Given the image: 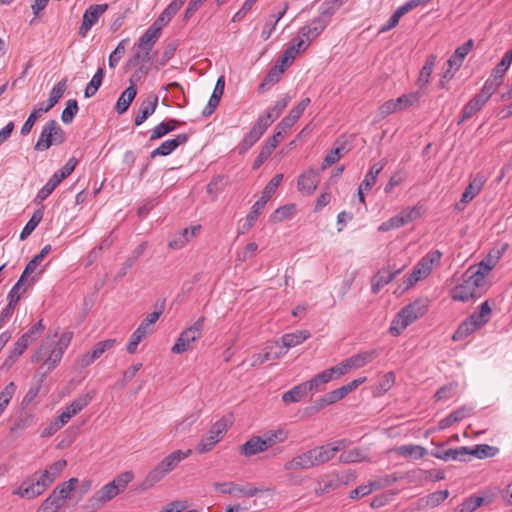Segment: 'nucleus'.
Returning a JSON list of instances; mask_svg holds the SVG:
<instances>
[{"label": "nucleus", "instance_id": "f257e3e1", "mask_svg": "<svg viewBox=\"0 0 512 512\" xmlns=\"http://www.w3.org/2000/svg\"><path fill=\"white\" fill-rule=\"evenodd\" d=\"M66 466L67 461L64 459L55 461L42 471L39 476L37 473H34L25 478L20 486L13 490L12 494L22 499H34L42 495Z\"/></svg>", "mask_w": 512, "mask_h": 512}, {"label": "nucleus", "instance_id": "f03ea898", "mask_svg": "<svg viewBox=\"0 0 512 512\" xmlns=\"http://www.w3.org/2000/svg\"><path fill=\"white\" fill-rule=\"evenodd\" d=\"M73 333L71 331L64 332L57 342L53 340H45L32 355V362L43 361V365L47 366V371L53 370L61 361L64 351L70 345Z\"/></svg>", "mask_w": 512, "mask_h": 512}, {"label": "nucleus", "instance_id": "7ed1b4c3", "mask_svg": "<svg viewBox=\"0 0 512 512\" xmlns=\"http://www.w3.org/2000/svg\"><path fill=\"white\" fill-rule=\"evenodd\" d=\"M191 454V449H188L186 451L175 450L172 453H170L147 474L142 483V488L149 489L153 487L156 483L161 481L168 473L173 471L183 459H186Z\"/></svg>", "mask_w": 512, "mask_h": 512}, {"label": "nucleus", "instance_id": "20e7f679", "mask_svg": "<svg viewBox=\"0 0 512 512\" xmlns=\"http://www.w3.org/2000/svg\"><path fill=\"white\" fill-rule=\"evenodd\" d=\"M428 310L427 301L416 300L406 305L397 314L390 327V333L394 336L399 335L410 324L422 317Z\"/></svg>", "mask_w": 512, "mask_h": 512}, {"label": "nucleus", "instance_id": "39448f33", "mask_svg": "<svg viewBox=\"0 0 512 512\" xmlns=\"http://www.w3.org/2000/svg\"><path fill=\"white\" fill-rule=\"evenodd\" d=\"M66 140V134L56 120L48 121L37 140L34 149L37 151H45L52 145H60Z\"/></svg>", "mask_w": 512, "mask_h": 512}, {"label": "nucleus", "instance_id": "423d86ee", "mask_svg": "<svg viewBox=\"0 0 512 512\" xmlns=\"http://www.w3.org/2000/svg\"><path fill=\"white\" fill-rule=\"evenodd\" d=\"M204 322L205 317L201 316L193 325L184 330L171 348V351L176 354H181L191 350L193 348L192 344L202 335Z\"/></svg>", "mask_w": 512, "mask_h": 512}, {"label": "nucleus", "instance_id": "0eeeda50", "mask_svg": "<svg viewBox=\"0 0 512 512\" xmlns=\"http://www.w3.org/2000/svg\"><path fill=\"white\" fill-rule=\"evenodd\" d=\"M283 180V174H276L273 178L268 182L262 191V195L259 200L255 202L252 207L251 212L246 217L247 227L250 228L254 222L257 220L261 211L264 209L266 203L269 199L274 195L278 186L281 184Z\"/></svg>", "mask_w": 512, "mask_h": 512}, {"label": "nucleus", "instance_id": "6e6552de", "mask_svg": "<svg viewBox=\"0 0 512 512\" xmlns=\"http://www.w3.org/2000/svg\"><path fill=\"white\" fill-rule=\"evenodd\" d=\"M164 309V303L161 304L159 310H156L146 316L141 322L138 328L133 332L131 339L126 347L129 354H134L137 350L138 344L146 337L149 328L156 323L159 317L162 315Z\"/></svg>", "mask_w": 512, "mask_h": 512}, {"label": "nucleus", "instance_id": "1a4fd4ad", "mask_svg": "<svg viewBox=\"0 0 512 512\" xmlns=\"http://www.w3.org/2000/svg\"><path fill=\"white\" fill-rule=\"evenodd\" d=\"M227 421L222 418L215 422L209 429L206 436H204L198 443L196 450L199 453H206L212 450V448L223 438L227 432Z\"/></svg>", "mask_w": 512, "mask_h": 512}, {"label": "nucleus", "instance_id": "9d476101", "mask_svg": "<svg viewBox=\"0 0 512 512\" xmlns=\"http://www.w3.org/2000/svg\"><path fill=\"white\" fill-rule=\"evenodd\" d=\"M118 494L116 485L109 482L88 499L85 508L88 512H95L115 498Z\"/></svg>", "mask_w": 512, "mask_h": 512}, {"label": "nucleus", "instance_id": "9b49d317", "mask_svg": "<svg viewBox=\"0 0 512 512\" xmlns=\"http://www.w3.org/2000/svg\"><path fill=\"white\" fill-rule=\"evenodd\" d=\"M332 14L333 12L330 9L323 10L319 17L300 29L302 37L309 42L317 38L330 22Z\"/></svg>", "mask_w": 512, "mask_h": 512}, {"label": "nucleus", "instance_id": "f8f14e48", "mask_svg": "<svg viewBox=\"0 0 512 512\" xmlns=\"http://www.w3.org/2000/svg\"><path fill=\"white\" fill-rule=\"evenodd\" d=\"M512 62V49L505 53L501 61L494 68L492 75L486 80L483 87H490L489 95H493L501 85L503 76Z\"/></svg>", "mask_w": 512, "mask_h": 512}, {"label": "nucleus", "instance_id": "ddd939ff", "mask_svg": "<svg viewBox=\"0 0 512 512\" xmlns=\"http://www.w3.org/2000/svg\"><path fill=\"white\" fill-rule=\"evenodd\" d=\"M489 90L491 91L490 87H483L480 93L469 100V102L464 106L462 110L461 118L458 121L459 125L470 119L473 115L482 109V107L491 97V95H489Z\"/></svg>", "mask_w": 512, "mask_h": 512}, {"label": "nucleus", "instance_id": "4468645a", "mask_svg": "<svg viewBox=\"0 0 512 512\" xmlns=\"http://www.w3.org/2000/svg\"><path fill=\"white\" fill-rule=\"evenodd\" d=\"M107 9L108 4H93L89 6L83 14L82 24L79 28L78 34L81 37H85L88 31L97 23L99 18L107 11Z\"/></svg>", "mask_w": 512, "mask_h": 512}, {"label": "nucleus", "instance_id": "2eb2a0df", "mask_svg": "<svg viewBox=\"0 0 512 512\" xmlns=\"http://www.w3.org/2000/svg\"><path fill=\"white\" fill-rule=\"evenodd\" d=\"M347 445L348 441L346 439H341L331 444H326L313 448L314 455L317 457V466L322 465L331 460L336 455V453L346 448Z\"/></svg>", "mask_w": 512, "mask_h": 512}, {"label": "nucleus", "instance_id": "dca6fc26", "mask_svg": "<svg viewBox=\"0 0 512 512\" xmlns=\"http://www.w3.org/2000/svg\"><path fill=\"white\" fill-rule=\"evenodd\" d=\"M215 490L233 496L253 497L258 494L259 490L256 487L247 485L245 487L239 486L234 482H215L213 484Z\"/></svg>", "mask_w": 512, "mask_h": 512}, {"label": "nucleus", "instance_id": "f3484780", "mask_svg": "<svg viewBox=\"0 0 512 512\" xmlns=\"http://www.w3.org/2000/svg\"><path fill=\"white\" fill-rule=\"evenodd\" d=\"M316 456L313 449L296 455L284 464V469L288 471L307 470L317 466Z\"/></svg>", "mask_w": 512, "mask_h": 512}, {"label": "nucleus", "instance_id": "a211bd4d", "mask_svg": "<svg viewBox=\"0 0 512 512\" xmlns=\"http://www.w3.org/2000/svg\"><path fill=\"white\" fill-rule=\"evenodd\" d=\"M159 97L155 93H150L140 104L138 113L135 117V125L140 126L148 117H150L158 106Z\"/></svg>", "mask_w": 512, "mask_h": 512}, {"label": "nucleus", "instance_id": "6ab92c4d", "mask_svg": "<svg viewBox=\"0 0 512 512\" xmlns=\"http://www.w3.org/2000/svg\"><path fill=\"white\" fill-rule=\"evenodd\" d=\"M482 291L472 286V284L464 278L463 283L457 285L452 290V299L456 301L466 302L471 299L480 297Z\"/></svg>", "mask_w": 512, "mask_h": 512}, {"label": "nucleus", "instance_id": "aec40b11", "mask_svg": "<svg viewBox=\"0 0 512 512\" xmlns=\"http://www.w3.org/2000/svg\"><path fill=\"white\" fill-rule=\"evenodd\" d=\"M403 268H397L392 270L390 266L380 269L372 279V292L378 293L382 287L390 283L398 274L401 273Z\"/></svg>", "mask_w": 512, "mask_h": 512}, {"label": "nucleus", "instance_id": "412c9836", "mask_svg": "<svg viewBox=\"0 0 512 512\" xmlns=\"http://www.w3.org/2000/svg\"><path fill=\"white\" fill-rule=\"evenodd\" d=\"M189 139V136L185 133L178 134L173 139H168L164 141L159 147L154 149L150 157L154 159L157 156H167L172 153L175 149H177L180 145L185 144Z\"/></svg>", "mask_w": 512, "mask_h": 512}, {"label": "nucleus", "instance_id": "4be33fe9", "mask_svg": "<svg viewBox=\"0 0 512 512\" xmlns=\"http://www.w3.org/2000/svg\"><path fill=\"white\" fill-rule=\"evenodd\" d=\"M319 183V175L316 171L309 169L298 178L297 186L300 192L311 195Z\"/></svg>", "mask_w": 512, "mask_h": 512}, {"label": "nucleus", "instance_id": "5701e85b", "mask_svg": "<svg viewBox=\"0 0 512 512\" xmlns=\"http://www.w3.org/2000/svg\"><path fill=\"white\" fill-rule=\"evenodd\" d=\"M443 446V443L439 444L438 449H434L431 451V455L437 459H441L444 461H466L467 447H458L454 449L441 450L440 447Z\"/></svg>", "mask_w": 512, "mask_h": 512}, {"label": "nucleus", "instance_id": "b1692460", "mask_svg": "<svg viewBox=\"0 0 512 512\" xmlns=\"http://www.w3.org/2000/svg\"><path fill=\"white\" fill-rule=\"evenodd\" d=\"M78 482L79 480L77 478H70L68 481L57 485L49 496L55 499V501L63 507L66 499L75 489Z\"/></svg>", "mask_w": 512, "mask_h": 512}, {"label": "nucleus", "instance_id": "393cba45", "mask_svg": "<svg viewBox=\"0 0 512 512\" xmlns=\"http://www.w3.org/2000/svg\"><path fill=\"white\" fill-rule=\"evenodd\" d=\"M378 355V350L372 349L369 351L357 353L349 358H346V361L350 370L359 369L372 362L376 357H378Z\"/></svg>", "mask_w": 512, "mask_h": 512}, {"label": "nucleus", "instance_id": "a878e982", "mask_svg": "<svg viewBox=\"0 0 512 512\" xmlns=\"http://www.w3.org/2000/svg\"><path fill=\"white\" fill-rule=\"evenodd\" d=\"M473 40L469 39L467 42H465L463 45L459 46L453 53V55L448 59L447 65L450 68H453L454 71H457L466 57V55L470 52V50L473 48Z\"/></svg>", "mask_w": 512, "mask_h": 512}, {"label": "nucleus", "instance_id": "bb28decb", "mask_svg": "<svg viewBox=\"0 0 512 512\" xmlns=\"http://www.w3.org/2000/svg\"><path fill=\"white\" fill-rule=\"evenodd\" d=\"M130 83L131 85L122 92V94L116 102L115 109L119 114H123L124 112H126L130 104L136 97V85L133 83L132 79H130Z\"/></svg>", "mask_w": 512, "mask_h": 512}, {"label": "nucleus", "instance_id": "cd10ccee", "mask_svg": "<svg viewBox=\"0 0 512 512\" xmlns=\"http://www.w3.org/2000/svg\"><path fill=\"white\" fill-rule=\"evenodd\" d=\"M161 32L158 31V28L150 26L145 33L140 37L135 47L139 50H147L151 52L155 43L160 37Z\"/></svg>", "mask_w": 512, "mask_h": 512}, {"label": "nucleus", "instance_id": "c85d7f7f", "mask_svg": "<svg viewBox=\"0 0 512 512\" xmlns=\"http://www.w3.org/2000/svg\"><path fill=\"white\" fill-rule=\"evenodd\" d=\"M266 447L260 436H253L240 446V453L246 457H251L260 452L266 451Z\"/></svg>", "mask_w": 512, "mask_h": 512}, {"label": "nucleus", "instance_id": "c756f323", "mask_svg": "<svg viewBox=\"0 0 512 512\" xmlns=\"http://www.w3.org/2000/svg\"><path fill=\"white\" fill-rule=\"evenodd\" d=\"M180 124L181 122L176 119H169L159 123L152 129L149 140L154 141L164 137L168 133L174 131Z\"/></svg>", "mask_w": 512, "mask_h": 512}, {"label": "nucleus", "instance_id": "7c9ffc66", "mask_svg": "<svg viewBox=\"0 0 512 512\" xmlns=\"http://www.w3.org/2000/svg\"><path fill=\"white\" fill-rule=\"evenodd\" d=\"M66 89H67V78H63L52 88L50 95H49L47 105L44 107L41 104L40 110L48 112L50 109H52L57 104L59 99L63 96Z\"/></svg>", "mask_w": 512, "mask_h": 512}, {"label": "nucleus", "instance_id": "2f4dec72", "mask_svg": "<svg viewBox=\"0 0 512 512\" xmlns=\"http://www.w3.org/2000/svg\"><path fill=\"white\" fill-rule=\"evenodd\" d=\"M311 334L308 330H299L293 333L284 334L281 337L282 346L286 349L300 345L310 338Z\"/></svg>", "mask_w": 512, "mask_h": 512}, {"label": "nucleus", "instance_id": "473e14b6", "mask_svg": "<svg viewBox=\"0 0 512 512\" xmlns=\"http://www.w3.org/2000/svg\"><path fill=\"white\" fill-rule=\"evenodd\" d=\"M491 313L492 309L489 302L485 301L480 305L479 310L471 314L468 319L472 321L477 328H480L489 321Z\"/></svg>", "mask_w": 512, "mask_h": 512}, {"label": "nucleus", "instance_id": "72a5a7b5", "mask_svg": "<svg viewBox=\"0 0 512 512\" xmlns=\"http://www.w3.org/2000/svg\"><path fill=\"white\" fill-rule=\"evenodd\" d=\"M497 452V447H493L488 444H479L473 448L467 447V456H474L479 459L493 457Z\"/></svg>", "mask_w": 512, "mask_h": 512}, {"label": "nucleus", "instance_id": "f704fd0d", "mask_svg": "<svg viewBox=\"0 0 512 512\" xmlns=\"http://www.w3.org/2000/svg\"><path fill=\"white\" fill-rule=\"evenodd\" d=\"M62 182V180L54 173L48 182L38 191L34 202L39 204L45 200L54 189Z\"/></svg>", "mask_w": 512, "mask_h": 512}, {"label": "nucleus", "instance_id": "c9c22d12", "mask_svg": "<svg viewBox=\"0 0 512 512\" xmlns=\"http://www.w3.org/2000/svg\"><path fill=\"white\" fill-rule=\"evenodd\" d=\"M287 432L283 429H278L274 431H267L262 436V441L266 447V449H269L270 447L274 446L277 443H281L287 439Z\"/></svg>", "mask_w": 512, "mask_h": 512}, {"label": "nucleus", "instance_id": "e433bc0d", "mask_svg": "<svg viewBox=\"0 0 512 512\" xmlns=\"http://www.w3.org/2000/svg\"><path fill=\"white\" fill-rule=\"evenodd\" d=\"M43 218V207L37 209L32 214L31 218L27 222V224L24 226L20 233V239L25 240L38 226V224L41 222Z\"/></svg>", "mask_w": 512, "mask_h": 512}, {"label": "nucleus", "instance_id": "4c0bfd02", "mask_svg": "<svg viewBox=\"0 0 512 512\" xmlns=\"http://www.w3.org/2000/svg\"><path fill=\"white\" fill-rule=\"evenodd\" d=\"M307 395L306 386L303 383H300L294 386L289 391L285 392L282 395V400L285 404H290L294 402L300 401Z\"/></svg>", "mask_w": 512, "mask_h": 512}, {"label": "nucleus", "instance_id": "58836bf2", "mask_svg": "<svg viewBox=\"0 0 512 512\" xmlns=\"http://www.w3.org/2000/svg\"><path fill=\"white\" fill-rule=\"evenodd\" d=\"M436 62V56L431 54L427 57L424 66L422 67L419 78H418V84L420 87H423L428 84L429 78L433 72L434 66Z\"/></svg>", "mask_w": 512, "mask_h": 512}, {"label": "nucleus", "instance_id": "ea45409f", "mask_svg": "<svg viewBox=\"0 0 512 512\" xmlns=\"http://www.w3.org/2000/svg\"><path fill=\"white\" fill-rule=\"evenodd\" d=\"M422 97L420 91L403 94L396 99L399 111L405 110L409 107L417 105Z\"/></svg>", "mask_w": 512, "mask_h": 512}, {"label": "nucleus", "instance_id": "a19ab883", "mask_svg": "<svg viewBox=\"0 0 512 512\" xmlns=\"http://www.w3.org/2000/svg\"><path fill=\"white\" fill-rule=\"evenodd\" d=\"M289 102V98L285 97L282 100L278 101L274 107L269 109L265 115L261 116L265 121H267L270 125L280 116L283 110L287 107Z\"/></svg>", "mask_w": 512, "mask_h": 512}, {"label": "nucleus", "instance_id": "79ce46f5", "mask_svg": "<svg viewBox=\"0 0 512 512\" xmlns=\"http://www.w3.org/2000/svg\"><path fill=\"white\" fill-rule=\"evenodd\" d=\"M398 454L402 457H414L419 459L427 454V450L419 445H403L399 447Z\"/></svg>", "mask_w": 512, "mask_h": 512}, {"label": "nucleus", "instance_id": "37998d69", "mask_svg": "<svg viewBox=\"0 0 512 512\" xmlns=\"http://www.w3.org/2000/svg\"><path fill=\"white\" fill-rule=\"evenodd\" d=\"M284 72L285 71L282 69V67L274 65L269 70L268 74L265 76L263 82L260 84L259 90L263 91L266 86H272V85L278 83Z\"/></svg>", "mask_w": 512, "mask_h": 512}, {"label": "nucleus", "instance_id": "c03bdc74", "mask_svg": "<svg viewBox=\"0 0 512 512\" xmlns=\"http://www.w3.org/2000/svg\"><path fill=\"white\" fill-rule=\"evenodd\" d=\"M103 77L104 71L102 68H99L85 88L84 95L86 98H90L96 94L99 87L102 85Z\"/></svg>", "mask_w": 512, "mask_h": 512}, {"label": "nucleus", "instance_id": "a18cd8bd", "mask_svg": "<svg viewBox=\"0 0 512 512\" xmlns=\"http://www.w3.org/2000/svg\"><path fill=\"white\" fill-rule=\"evenodd\" d=\"M330 382L329 377L325 373V371H322L318 373L316 376H314L312 379L303 382L304 386H306L307 393L309 391H321L322 385Z\"/></svg>", "mask_w": 512, "mask_h": 512}, {"label": "nucleus", "instance_id": "49530a36", "mask_svg": "<svg viewBox=\"0 0 512 512\" xmlns=\"http://www.w3.org/2000/svg\"><path fill=\"white\" fill-rule=\"evenodd\" d=\"M476 329H478L475 324L470 321L468 318H466L457 328V330L454 332L452 339L454 341H459L467 336H469L472 332H474Z\"/></svg>", "mask_w": 512, "mask_h": 512}, {"label": "nucleus", "instance_id": "de8ad7c7", "mask_svg": "<svg viewBox=\"0 0 512 512\" xmlns=\"http://www.w3.org/2000/svg\"><path fill=\"white\" fill-rule=\"evenodd\" d=\"M266 349H272V348L266 347ZM285 353H286V351L283 352L282 350H280L279 352H272L271 350H269V351L267 350L265 353L254 354L252 356L251 366L255 367L257 365L263 364L264 362H266L268 360L278 359V358L282 357Z\"/></svg>", "mask_w": 512, "mask_h": 512}, {"label": "nucleus", "instance_id": "09e8293b", "mask_svg": "<svg viewBox=\"0 0 512 512\" xmlns=\"http://www.w3.org/2000/svg\"><path fill=\"white\" fill-rule=\"evenodd\" d=\"M151 60V57H150V52L147 51V50H139L137 52L134 53L133 56H131L126 64H125V70L126 71H129L131 70L132 68L136 67L137 65H139L140 63H143V62H147V61H150Z\"/></svg>", "mask_w": 512, "mask_h": 512}, {"label": "nucleus", "instance_id": "8fccbe9b", "mask_svg": "<svg viewBox=\"0 0 512 512\" xmlns=\"http://www.w3.org/2000/svg\"><path fill=\"white\" fill-rule=\"evenodd\" d=\"M382 487L380 481H372L368 485H361L350 492L349 497L351 499H358L360 497H364L369 495L374 489H379Z\"/></svg>", "mask_w": 512, "mask_h": 512}, {"label": "nucleus", "instance_id": "3c124183", "mask_svg": "<svg viewBox=\"0 0 512 512\" xmlns=\"http://www.w3.org/2000/svg\"><path fill=\"white\" fill-rule=\"evenodd\" d=\"M485 276L486 275L481 270L474 268H469L464 274L465 279H467L472 284V286L478 288L481 291L484 285Z\"/></svg>", "mask_w": 512, "mask_h": 512}, {"label": "nucleus", "instance_id": "603ef678", "mask_svg": "<svg viewBox=\"0 0 512 512\" xmlns=\"http://www.w3.org/2000/svg\"><path fill=\"white\" fill-rule=\"evenodd\" d=\"M294 204H287L276 209L271 215V221L274 223L282 222L283 220L290 218L295 212Z\"/></svg>", "mask_w": 512, "mask_h": 512}, {"label": "nucleus", "instance_id": "864d4df0", "mask_svg": "<svg viewBox=\"0 0 512 512\" xmlns=\"http://www.w3.org/2000/svg\"><path fill=\"white\" fill-rule=\"evenodd\" d=\"M95 392L90 391L86 394L80 395L71 404L69 407L74 411V413L78 414L83 408H85L91 400L94 398Z\"/></svg>", "mask_w": 512, "mask_h": 512}, {"label": "nucleus", "instance_id": "5fc2aeb1", "mask_svg": "<svg viewBox=\"0 0 512 512\" xmlns=\"http://www.w3.org/2000/svg\"><path fill=\"white\" fill-rule=\"evenodd\" d=\"M324 371L327 374V376L329 377V380L331 381L333 379L340 378L341 376L347 374L351 370L349 368V365H348L346 359H344L339 364H337L329 369H326Z\"/></svg>", "mask_w": 512, "mask_h": 512}, {"label": "nucleus", "instance_id": "6e6d98bb", "mask_svg": "<svg viewBox=\"0 0 512 512\" xmlns=\"http://www.w3.org/2000/svg\"><path fill=\"white\" fill-rule=\"evenodd\" d=\"M78 103L75 99H70L66 103V107L61 114V120L65 124H69L73 121L75 115L78 112Z\"/></svg>", "mask_w": 512, "mask_h": 512}, {"label": "nucleus", "instance_id": "4d7b16f0", "mask_svg": "<svg viewBox=\"0 0 512 512\" xmlns=\"http://www.w3.org/2000/svg\"><path fill=\"white\" fill-rule=\"evenodd\" d=\"M449 496L448 490H441L430 493L422 501H425V505L429 507H436L447 499Z\"/></svg>", "mask_w": 512, "mask_h": 512}, {"label": "nucleus", "instance_id": "13d9d810", "mask_svg": "<svg viewBox=\"0 0 512 512\" xmlns=\"http://www.w3.org/2000/svg\"><path fill=\"white\" fill-rule=\"evenodd\" d=\"M43 113H46V111H41L40 106L33 109L21 128V134L23 136H26L30 133L35 122L41 117Z\"/></svg>", "mask_w": 512, "mask_h": 512}, {"label": "nucleus", "instance_id": "bf43d9fd", "mask_svg": "<svg viewBox=\"0 0 512 512\" xmlns=\"http://www.w3.org/2000/svg\"><path fill=\"white\" fill-rule=\"evenodd\" d=\"M288 9V5L285 4L282 11L278 13V15H271V22L267 23L262 31V36L264 40H267L272 35L277 23L279 20L285 15L286 11Z\"/></svg>", "mask_w": 512, "mask_h": 512}, {"label": "nucleus", "instance_id": "052dcab7", "mask_svg": "<svg viewBox=\"0 0 512 512\" xmlns=\"http://www.w3.org/2000/svg\"><path fill=\"white\" fill-rule=\"evenodd\" d=\"M269 126L270 124L267 121H265L262 117H259L247 136L257 142Z\"/></svg>", "mask_w": 512, "mask_h": 512}, {"label": "nucleus", "instance_id": "680f3d73", "mask_svg": "<svg viewBox=\"0 0 512 512\" xmlns=\"http://www.w3.org/2000/svg\"><path fill=\"white\" fill-rule=\"evenodd\" d=\"M339 459L342 463H356L366 461L367 457L359 449H352L343 452Z\"/></svg>", "mask_w": 512, "mask_h": 512}, {"label": "nucleus", "instance_id": "e2e57ef3", "mask_svg": "<svg viewBox=\"0 0 512 512\" xmlns=\"http://www.w3.org/2000/svg\"><path fill=\"white\" fill-rule=\"evenodd\" d=\"M407 12H408V10L404 5L397 8V10L393 13V15L388 20L387 24L384 25L380 29V32H386V31L391 30L394 27H396L398 25L401 17L404 16Z\"/></svg>", "mask_w": 512, "mask_h": 512}, {"label": "nucleus", "instance_id": "0e129e2a", "mask_svg": "<svg viewBox=\"0 0 512 512\" xmlns=\"http://www.w3.org/2000/svg\"><path fill=\"white\" fill-rule=\"evenodd\" d=\"M345 147L344 145H341L340 147H337L335 149H332L324 158L321 169L325 170L335 162H337L342 156L343 151Z\"/></svg>", "mask_w": 512, "mask_h": 512}, {"label": "nucleus", "instance_id": "69168bd1", "mask_svg": "<svg viewBox=\"0 0 512 512\" xmlns=\"http://www.w3.org/2000/svg\"><path fill=\"white\" fill-rule=\"evenodd\" d=\"M127 42H128L127 39L120 41L119 44L117 45V47L115 48V50L110 54L108 62H109V66L111 68H114L120 61L121 57L125 54V52H126L125 44Z\"/></svg>", "mask_w": 512, "mask_h": 512}, {"label": "nucleus", "instance_id": "338daca9", "mask_svg": "<svg viewBox=\"0 0 512 512\" xmlns=\"http://www.w3.org/2000/svg\"><path fill=\"white\" fill-rule=\"evenodd\" d=\"M296 57V49L294 47H288L283 55L277 60L276 65L282 67L285 71L294 61Z\"/></svg>", "mask_w": 512, "mask_h": 512}, {"label": "nucleus", "instance_id": "774afa93", "mask_svg": "<svg viewBox=\"0 0 512 512\" xmlns=\"http://www.w3.org/2000/svg\"><path fill=\"white\" fill-rule=\"evenodd\" d=\"M62 508L60 504H58L55 499L48 496L43 503L38 507L36 512H59Z\"/></svg>", "mask_w": 512, "mask_h": 512}]
</instances>
